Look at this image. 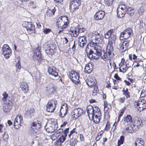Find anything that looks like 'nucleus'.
<instances>
[{
    "label": "nucleus",
    "mask_w": 146,
    "mask_h": 146,
    "mask_svg": "<svg viewBox=\"0 0 146 146\" xmlns=\"http://www.w3.org/2000/svg\"><path fill=\"white\" fill-rule=\"evenodd\" d=\"M29 5L30 7L33 8H35L36 7L35 4L33 1H31L29 2Z\"/></svg>",
    "instance_id": "obj_53"
},
{
    "label": "nucleus",
    "mask_w": 146,
    "mask_h": 146,
    "mask_svg": "<svg viewBox=\"0 0 146 146\" xmlns=\"http://www.w3.org/2000/svg\"><path fill=\"white\" fill-rule=\"evenodd\" d=\"M12 102L8 100L4 103L3 106V110L5 112H9L12 109Z\"/></svg>",
    "instance_id": "obj_20"
},
{
    "label": "nucleus",
    "mask_w": 146,
    "mask_h": 146,
    "mask_svg": "<svg viewBox=\"0 0 146 146\" xmlns=\"http://www.w3.org/2000/svg\"><path fill=\"white\" fill-rule=\"evenodd\" d=\"M3 98H2V100H3L5 101L7 99L8 96V95L7 94L6 92H4L3 94Z\"/></svg>",
    "instance_id": "obj_56"
},
{
    "label": "nucleus",
    "mask_w": 146,
    "mask_h": 146,
    "mask_svg": "<svg viewBox=\"0 0 146 146\" xmlns=\"http://www.w3.org/2000/svg\"><path fill=\"white\" fill-rule=\"evenodd\" d=\"M125 127L123 129L124 131L126 133H133L136 131L133 126H132V124L129 126L126 125L124 126Z\"/></svg>",
    "instance_id": "obj_34"
},
{
    "label": "nucleus",
    "mask_w": 146,
    "mask_h": 146,
    "mask_svg": "<svg viewBox=\"0 0 146 146\" xmlns=\"http://www.w3.org/2000/svg\"><path fill=\"white\" fill-rule=\"evenodd\" d=\"M135 146H145L144 141L141 138H137L135 143Z\"/></svg>",
    "instance_id": "obj_40"
},
{
    "label": "nucleus",
    "mask_w": 146,
    "mask_h": 146,
    "mask_svg": "<svg viewBox=\"0 0 146 146\" xmlns=\"http://www.w3.org/2000/svg\"><path fill=\"white\" fill-rule=\"evenodd\" d=\"M68 112V106L67 104L64 103L61 106L60 110V116L63 117Z\"/></svg>",
    "instance_id": "obj_17"
},
{
    "label": "nucleus",
    "mask_w": 146,
    "mask_h": 146,
    "mask_svg": "<svg viewBox=\"0 0 146 146\" xmlns=\"http://www.w3.org/2000/svg\"><path fill=\"white\" fill-rule=\"evenodd\" d=\"M94 87V90L93 91L92 95L94 96H95L97 95V93H98L99 89L97 85L93 86Z\"/></svg>",
    "instance_id": "obj_45"
},
{
    "label": "nucleus",
    "mask_w": 146,
    "mask_h": 146,
    "mask_svg": "<svg viewBox=\"0 0 146 146\" xmlns=\"http://www.w3.org/2000/svg\"><path fill=\"white\" fill-rule=\"evenodd\" d=\"M123 94L126 99H129L131 97V93L129 91L128 88H123L122 90Z\"/></svg>",
    "instance_id": "obj_39"
},
{
    "label": "nucleus",
    "mask_w": 146,
    "mask_h": 146,
    "mask_svg": "<svg viewBox=\"0 0 146 146\" xmlns=\"http://www.w3.org/2000/svg\"><path fill=\"white\" fill-rule=\"evenodd\" d=\"M126 12L130 16H132L134 13L135 11L134 9H132L131 8L128 7L126 9Z\"/></svg>",
    "instance_id": "obj_44"
},
{
    "label": "nucleus",
    "mask_w": 146,
    "mask_h": 146,
    "mask_svg": "<svg viewBox=\"0 0 146 146\" xmlns=\"http://www.w3.org/2000/svg\"><path fill=\"white\" fill-rule=\"evenodd\" d=\"M80 110L79 109H75L71 113V118L72 120L76 119L81 115L79 112Z\"/></svg>",
    "instance_id": "obj_30"
},
{
    "label": "nucleus",
    "mask_w": 146,
    "mask_h": 146,
    "mask_svg": "<svg viewBox=\"0 0 146 146\" xmlns=\"http://www.w3.org/2000/svg\"><path fill=\"white\" fill-rule=\"evenodd\" d=\"M23 27L25 28L29 34L34 33L35 26L31 22L24 21L22 24Z\"/></svg>",
    "instance_id": "obj_13"
},
{
    "label": "nucleus",
    "mask_w": 146,
    "mask_h": 146,
    "mask_svg": "<svg viewBox=\"0 0 146 146\" xmlns=\"http://www.w3.org/2000/svg\"><path fill=\"white\" fill-rule=\"evenodd\" d=\"M66 137L62 135L58 139V141L62 143H63L66 139Z\"/></svg>",
    "instance_id": "obj_51"
},
{
    "label": "nucleus",
    "mask_w": 146,
    "mask_h": 146,
    "mask_svg": "<svg viewBox=\"0 0 146 146\" xmlns=\"http://www.w3.org/2000/svg\"><path fill=\"white\" fill-rule=\"evenodd\" d=\"M92 71V68H91L89 65H86L84 68V71L88 74L90 73Z\"/></svg>",
    "instance_id": "obj_46"
},
{
    "label": "nucleus",
    "mask_w": 146,
    "mask_h": 146,
    "mask_svg": "<svg viewBox=\"0 0 146 146\" xmlns=\"http://www.w3.org/2000/svg\"><path fill=\"white\" fill-rule=\"evenodd\" d=\"M131 65V64L130 63L129 60H127L125 61L124 58H121L120 62L119 64V72L123 73L125 72Z\"/></svg>",
    "instance_id": "obj_3"
},
{
    "label": "nucleus",
    "mask_w": 146,
    "mask_h": 146,
    "mask_svg": "<svg viewBox=\"0 0 146 146\" xmlns=\"http://www.w3.org/2000/svg\"><path fill=\"white\" fill-rule=\"evenodd\" d=\"M80 140L81 141H84L85 140V137L84 135L82 134H80Z\"/></svg>",
    "instance_id": "obj_57"
},
{
    "label": "nucleus",
    "mask_w": 146,
    "mask_h": 146,
    "mask_svg": "<svg viewBox=\"0 0 146 146\" xmlns=\"http://www.w3.org/2000/svg\"><path fill=\"white\" fill-rule=\"evenodd\" d=\"M94 119H93L94 122L98 123L100 121L101 118V113L100 109L96 106H94Z\"/></svg>",
    "instance_id": "obj_4"
},
{
    "label": "nucleus",
    "mask_w": 146,
    "mask_h": 146,
    "mask_svg": "<svg viewBox=\"0 0 146 146\" xmlns=\"http://www.w3.org/2000/svg\"><path fill=\"white\" fill-rule=\"evenodd\" d=\"M127 7L125 4H121L117 9V15L118 17L122 18L125 16L126 12Z\"/></svg>",
    "instance_id": "obj_9"
},
{
    "label": "nucleus",
    "mask_w": 146,
    "mask_h": 146,
    "mask_svg": "<svg viewBox=\"0 0 146 146\" xmlns=\"http://www.w3.org/2000/svg\"><path fill=\"white\" fill-rule=\"evenodd\" d=\"M81 5V1L80 0H72L69 4V9L72 13L79 9V7Z\"/></svg>",
    "instance_id": "obj_8"
},
{
    "label": "nucleus",
    "mask_w": 146,
    "mask_h": 146,
    "mask_svg": "<svg viewBox=\"0 0 146 146\" xmlns=\"http://www.w3.org/2000/svg\"><path fill=\"white\" fill-rule=\"evenodd\" d=\"M78 42L80 47H84L87 42L86 37L84 36H79L78 38Z\"/></svg>",
    "instance_id": "obj_27"
},
{
    "label": "nucleus",
    "mask_w": 146,
    "mask_h": 146,
    "mask_svg": "<svg viewBox=\"0 0 146 146\" xmlns=\"http://www.w3.org/2000/svg\"><path fill=\"white\" fill-rule=\"evenodd\" d=\"M46 49V53L48 55H52L54 54L56 50V45L54 44H47Z\"/></svg>",
    "instance_id": "obj_15"
},
{
    "label": "nucleus",
    "mask_w": 146,
    "mask_h": 146,
    "mask_svg": "<svg viewBox=\"0 0 146 146\" xmlns=\"http://www.w3.org/2000/svg\"><path fill=\"white\" fill-rule=\"evenodd\" d=\"M115 34L114 30L111 29L109 30L108 32L105 34V37L106 39H108L112 35H114Z\"/></svg>",
    "instance_id": "obj_41"
},
{
    "label": "nucleus",
    "mask_w": 146,
    "mask_h": 146,
    "mask_svg": "<svg viewBox=\"0 0 146 146\" xmlns=\"http://www.w3.org/2000/svg\"><path fill=\"white\" fill-rule=\"evenodd\" d=\"M62 143L58 140L55 142V144L56 146H60L62 145Z\"/></svg>",
    "instance_id": "obj_58"
},
{
    "label": "nucleus",
    "mask_w": 146,
    "mask_h": 146,
    "mask_svg": "<svg viewBox=\"0 0 146 146\" xmlns=\"http://www.w3.org/2000/svg\"><path fill=\"white\" fill-rule=\"evenodd\" d=\"M2 54L7 59L9 58L12 54V50L9 46L7 44H5L2 48Z\"/></svg>",
    "instance_id": "obj_10"
},
{
    "label": "nucleus",
    "mask_w": 146,
    "mask_h": 146,
    "mask_svg": "<svg viewBox=\"0 0 146 146\" xmlns=\"http://www.w3.org/2000/svg\"><path fill=\"white\" fill-rule=\"evenodd\" d=\"M48 72L50 74L56 77L58 76V72L56 68L53 66H50L48 69Z\"/></svg>",
    "instance_id": "obj_26"
},
{
    "label": "nucleus",
    "mask_w": 146,
    "mask_h": 146,
    "mask_svg": "<svg viewBox=\"0 0 146 146\" xmlns=\"http://www.w3.org/2000/svg\"><path fill=\"white\" fill-rule=\"evenodd\" d=\"M113 66L114 70H116V71H118L117 70L119 69V67H117L115 63L113 62Z\"/></svg>",
    "instance_id": "obj_60"
},
{
    "label": "nucleus",
    "mask_w": 146,
    "mask_h": 146,
    "mask_svg": "<svg viewBox=\"0 0 146 146\" xmlns=\"http://www.w3.org/2000/svg\"><path fill=\"white\" fill-rule=\"evenodd\" d=\"M87 110L89 119L92 120L94 119V107L91 105L88 106L87 108Z\"/></svg>",
    "instance_id": "obj_28"
},
{
    "label": "nucleus",
    "mask_w": 146,
    "mask_h": 146,
    "mask_svg": "<svg viewBox=\"0 0 146 146\" xmlns=\"http://www.w3.org/2000/svg\"><path fill=\"white\" fill-rule=\"evenodd\" d=\"M64 40L63 42L64 43H65L66 44L68 42V38L66 37H64L63 38Z\"/></svg>",
    "instance_id": "obj_63"
},
{
    "label": "nucleus",
    "mask_w": 146,
    "mask_h": 146,
    "mask_svg": "<svg viewBox=\"0 0 146 146\" xmlns=\"http://www.w3.org/2000/svg\"><path fill=\"white\" fill-rule=\"evenodd\" d=\"M95 40L96 43L99 44H101L102 43L103 38L102 35L97 33L95 35Z\"/></svg>",
    "instance_id": "obj_38"
},
{
    "label": "nucleus",
    "mask_w": 146,
    "mask_h": 146,
    "mask_svg": "<svg viewBox=\"0 0 146 146\" xmlns=\"http://www.w3.org/2000/svg\"><path fill=\"white\" fill-rule=\"evenodd\" d=\"M40 127V124L38 122V121L33 123L30 129L31 133L34 135L38 134L39 132V129Z\"/></svg>",
    "instance_id": "obj_12"
},
{
    "label": "nucleus",
    "mask_w": 146,
    "mask_h": 146,
    "mask_svg": "<svg viewBox=\"0 0 146 146\" xmlns=\"http://www.w3.org/2000/svg\"><path fill=\"white\" fill-rule=\"evenodd\" d=\"M78 133L76 128H74L70 132V133L68 135V137L69 138L73 139V135L72 136L73 134L74 133H75L76 134H78Z\"/></svg>",
    "instance_id": "obj_43"
},
{
    "label": "nucleus",
    "mask_w": 146,
    "mask_h": 146,
    "mask_svg": "<svg viewBox=\"0 0 146 146\" xmlns=\"http://www.w3.org/2000/svg\"><path fill=\"white\" fill-rule=\"evenodd\" d=\"M110 117V114H106L104 115V120L105 121L106 119L107 121L104 130L106 131H109L110 128L111 123L109 121Z\"/></svg>",
    "instance_id": "obj_22"
},
{
    "label": "nucleus",
    "mask_w": 146,
    "mask_h": 146,
    "mask_svg": "<svg viewBox=\"0 0 146 146\" xmlns=\"http://www.w3.org/2000/svg\"><path fill=\"white\" fill-rule=\"evenodd\" d=\"M130 41L125 40L123 41L122 43H121L119 45V49L122 50V52H124L128 48Z\"/></svg>",
    "instance_id": "obj_23"
},
{
    "label": "nucleus",
    "mask_w": 146,
    "mask_h": 146,
    "mask_svg": "<svg viewBox=\"0 0 146 146\" xmlns=\"http://www.w3.org/2000/svg\"><path fill=\"white\" fill-rule=\"evenodd\" d=\"M104 132V130H101L98 133L97 135L102 137V135L103 134Z\"/></svg>",
    "instance_id": "obj_64"
},
{
    "label": "nucleus",
    "mask_w": 146,
    "mask_h": 146,
    "mask_svg": "<svg viewBox=\"0 0 146 146\" xmlns=\"http://www.w3.org/2000/svg\"><path fill=\"white\" fill-rule=\"evenodd\" d=\"M126 98L125 97H121L119 99L118 101L120 103H123L125 102Z\"/></svg>",
    "instance_id": "obj_52"
},
{
    "label": "nucleus",
    "mask_w": 146,
    "mask_h": 146,
    "mask_svg": "<svg viewBox=\"0 0 146 146\" xmlns=\"http://www.w3.org/2000/svg\"><path fill=\"white\" fill-rule=\"evenodd\" d=\"M69 127L66 128L63 131V134L62 135L66 137L67 136V134L68 133L69 131Z\"/></svg>",
    "instance_id": "obj_50"
},
{
    "label": "nucleus",
    "mask_w": 146,
    "mask_h": 146,
    "mask_svg": "<svg viewBox=\"0 0 146 146\" xmlns=\"http://www.w3.org/2000/svg\"><path fill=\"white\" fill-rule=\"evenodd\" d=\"M133 34L132 29L128 28L121 33L119 36L120 39L121 40L127 39L131 37Z\"/></svg>",
    "instance_id": "obj_11"
},
{
    "label": "nucleus",
    "mask_w": 146,
    "mask_h": 146,
    "mask_svg": "<svg viewBox=\"0 0 146 146\" xmlns=\"http://www.w3.org/2000/svg\"><path fill=\"white\" fill-rule=\"evenodd\" d=\"M126 108V107L124 106L119 110L117 117L118 121H120V118L123 116Z\"/></svg>",
    "instance_id": "obj_42"
},
{
    "label": "nucleus",
    "mask_w": 146,
    "mask_h": 146,
    "mask_svg": "<svg viewBox=\"0 0 146 146\" xmlns=\"http://www.w3.org/2000/svg\"><path fill=\"white\" fill-rule=\"evenodd\" d=\"M40 50V47L38 46L36 49L34 51V53L32 57L34 60H37L38 61V59L40 58L41 54Z\"/></svg>",
    "instance_id": "obj_25"
},
{
    "label": "nucleus",
    "mask_w": 146,
    "mask_h": 146,
    "mask_svg": "<svg viewBox=\"0 0 146 146\" xmlns=\"http://www.w3.org/2000/svg\"><path fill=\"white\" fill-rule=\"evenodd\" d=\"M104 12L102 11H99L95 13L94 17L96 20H101L104 18Z\"/></svg>",
    "instance_id": "obj_33"
},
{
    "label": "nucleus",
    "mask_w": 146,
    "mask_h": 146,
    "mask_svg": "<svg viewBox=\"0 0 146 146\" xmlns=\"http://www.w3.org/2000/svg\"><path fill=\"white\" fill-rule=\"evenodd\" d=\"M35 112V111L33 109H28L25 112V116L27 118H31L34 116Z\"/></svg>",
    "instance_id": "obj_35"
},
{
    "label": "nucleus",
    "mask_w": 146,
    "mask_h": 146,
    "mask_svg": "<svg viewBox=\"0 0 146 146\" xmlns=\"http://www.w3.org/2000/svg\"><path fill=\"white\" fill-rule=\"evenodd\" d=\"M58 136V135L56 133H54L52 135H50V138L52 140H56Z\"/></svg>",
    "instance_id": "obj_49"
},
{
    "label": "nucleus",
    "mask_w": 146,
    "mask_h": 146,
    "mask_svg": "<svg viewBox=\"0 0 146 146\" xmlns=\"http://www.w3.org/2000/svg\"><path fill=\"white\" fill-rule=\"evenodd\" d=\"M86 83L88 86L90 88H92L93 86L96 85L95 79L92 77L87 78Z\"/></svg>",
    "instance_id": "obj_31"
},
{
    "label": "nucleus",
    "mask_w": 146,
    "mask_h": 146,
    "mask_svg": "<svg viewBox=\"0 0 146 146\" xmlns=\"http://www.w3.org/2000/svg\"><path fill=\"white\" fill-rule=\"evenodd\" d=\"M109 38L108 42V45L110 47H113V43H115V41L116 39L115 35H112Z\"/></svg>",
    "instance_id": "obj_37"
},
{
    "label": "nucleus",
    "mask_w": 146,
    "mask_h": 146,
    "mask_svg": "<svg viewBox=\"0 0 146 146\" xmlns=\"http://www.w3.org/2000/svg\"><path fill=\"white\" fill-rule=\"evenodd\" d=\"M16 66L17 69L20 70L21 68V67L20 62L19 60L16 63Z\"/></svg>",
    "instance_id": "obj_55"
},
{
    "label": "nucleus",
    "mask_w": 146,
    "mask_h": 146,
    "mask_svg": "<svg viewBox=\"0 0 146 146\" xmlns=\"http://www.w3.org/2000/svg\"><path fill=\"white\" fill-rule=\"evenodd\" d=\"M104 1L105 4L109 6L112 5L113 0H104Z\"/></svg>",
    "instance_id": "obj_47"
},
{
    "label": "nucleus",
    "mask_w": 146,
    "mask_h": 146,
    "mask_svg": "<svg viewBox=\"0 0 146 146\" xmlns=\"http://www.w3.org/2000/svg\"><path fill=\"white\" fill-rule=\"evenodd\" d=\"M63 131V129L62 128H60L58 129L56 132V133L59 134L58 136L61 135Z\"/></svg>",
    "instance_id": "obj_54"
},
{
    "label": "nucleus",
    "mask_w": 146,
    "mask_h": 146,
    "mask_svg": "<svg viewBox=\"0 0 146 146\" xmlns=\"http://www.w3.org/2000/svg\"><path fill=\"white\" fill-rule=\"evenodd\" d=\"M57 104V101L54 100H51L48 102L46 105V110L48 112H52L55 109Z\"/></svg>",
    "instance_id": "obj_7"
},
{
    "label": "nucleus",
    "mask_w": 146,
    "mask_h": 146,
    "mask_svg": "<svg viewBox=\"0 0 146 146\" xmlns=\"http://www.w3.org/2000/svg\"><path fill=\"white\" fill-rule=\"evenodd\" d=\"M106 87L108 88L111 87V84L109 80L107 82V85L106 86Z\"/></svg>",
    "instance_id": "obj_62"
},
{
    "label": "nucleus",
    "mask_w": 146,
    "mask_h": 146,
    "mask_svg": "<svg viewBox=\"0 0 146 146\" xmlns=\"http://www.w3.org/2000/svg\"><path fill=\"white\" fill-rule=\"evenodd\" d=\"M80 31V28L71 27L70 28L68 32L72 36L76 37L79 34Z\"/></svg>",
    "instance_id": "obj_16"
},
{
    "label": "nucleus",
    "mask_w": 146,
    "mask_h": 146,
    "mask_svg": "<svg viewBox=\"0 0 146 146\" xmlns=\"http://www.w3.org/2000/svg\"><path fill=\"white\" fill-rule=\"evenodd\" d=\"M68 17L66 16H62L57 20L56 24L58 28L63 30L66 28L69 24Z\"/></svg>",
    "instance_id": "obj_2"
},
{
    "label": "nucleus",
    "mask_w": 146,
    "mask_h": 146,
    "mask_svg": "<svg viewBox=\"0 0 146 146\" xmlns=\"http://www.w3.org/2000/svg\"><path fill=\"white\" fill-rule=\"evenodd\" d=\"M20 88L25 93H27L29 91V86L24 82H22L20 85Z\"/></svg>",
    "instance_id": "obj_36"
},
{
    "label": "nucleus",
    "mask_w": 146,
    "mask_h": 146,
    "mask_svg": "<svg viewBox=\"0 0 146 146\" xmlns=\"http://www.w3.org/2000/svg\"><path fill=\"white\" fill-rule=\"evenodd\" d=\"M122 121L124 126L129 125L133 122L132 117L130 115H127L123 117Z\"/></svg>",
    "instance_id": "obj_18"
},
{
    "label": "nucleus",
    "mask_w": 146,
    "mask_h": 146,
    "mask_svg": "<svg viewBox=\"0 0 146 146\" xmlns=\"http://www.w3.org/2000/svg\"><path fill=\"white\" fill-rule=\"evenodd\" d=\"M46 90L47 93L50 94H53L55 92L56 87L52 84H50L47 86L46 87Z\"/></svg>",
    "instance_id": "obj_24"
},
{
    "label": "nucleus",
    "mask_w": 146,
    "mask_h": 146,
    "mask_svg": "<svg viewBox=\"0 0 146 146\" xmlns=\"http://www.w3.org/2000/svg\"><path fill=\"white\" fill-rule=\"evenodd\" d=\"M108 46L107 48L106 52L104 53L101 58L104 60L107 61L110 60L113 57L114 54L113 53V47H110V48H108Z\"/></svg>",
    "instance_id": "obj_6"
},
{
    "label": "nucleus",
    "mask_w": 146,
    "mask_h": 146,
    "mask_svg": "<svg viewBox=\"0 0 146 146\" xmlns=\"http://www.w3.org/2000/svg\"><path fill=\"white\" fill-rule=\"evenodd\" d=\"M114 77L117 80H121V78L117 74H114Z\"/></svg>",
    "instance_id": "obj_59"
},
{
    "label": "nucleus",
    "mask_w": 146,
    "mask_h": 146,
    "mask_svg": "<svg viewBox=\"0 0 146 146\" xmlns=\"http://www.w3.org/2000/svg\"><path fill=\"white\" fill-rule=\"evenodd\" d=\"M69 76L71 80L76 84H78L80 83L79 74L76 71L71 70L69 72Z\"/></svg>",
    "instance_id": "obj_5"
},
{
    "label": "nucleus",
    "mask_w": 146,
    "mask_h": 146,
    "mask_svg": "<svg viewBox=\"0 0 146 146\" xmlns=\"http://www.w3.org/2000/svg\"><path fill=\"white\" fill-rule=\"evenodd\" d=\"M119 121H118V119L117 120L116 122H115L114 124H113L112 127L111 129V131H112L113 132H114V131L116 129V126L118 123Z\"/></svg>",
    "instance_id": "obj_48"
},
{
    "label": "nucleus",
    "mask_w": 146,
    "mask_h": 146,
    "mask_svg": "<svg viewBox=\"0 0 146 146\" xmlns=\"http://www.w3.org/2000/svg\"><path fill=\"white\" fill-rule=\"evenodd\" d=\"M56 10V8L53 6L48 7L47 10L46 11V15L48 17H52L54 15Z\"/></svg>",
    "instance_id": "obj_29"
},
{
    "label": "nucleus",
    "mask_w": 146,
    "mask_h": 146,
    "mask_svg": "<svg viewBox=\"0 0 146 146\" xmlns=\"http://www.w3.org/2000/svg\"><path fill=\"white\" fill-rule=\"evenodd\" d=\"M136 103V107L139 112L142 111L146 109V101L144 100L138 101Z\"/></svg>",
    "instance_id": "obj_14"
},
{
    "label": "nucleus",
    "mask_w": 146,
    "mask_h": 146,
    "mask_svg": "<svg viewBox=\"0 0 146 146\" xmlns=\"http://www.w3.org/2000/svg\"><path fill=\"white\" fill-rule=\"evenodd\" d=\"M95 52L93 51L88 46L85 50L87 56L90 59L97 60L99 59L102 54V48L100 46L96 44L93 46Z\"/></svg>",
    "instance_id": "obj_1"
},
{
    "label": "nucleus",
    "mask_w": 146,
    "mask_h": 146,
    "mask_svg": "<svg viewBox=\"0 0 146 146\" xmlns=\"http://www.w3.org/2000/svg\"><path fill=\"white\" fill-rule=\"evenodd\" d=\"M124 82H125V84L127 86H129L131 85V83L126 80H125Z\"/></svg>",
    "instance_id": "obj_61"
},
{
    "label": "nucleus",
    "mask_w": 146,
    "mask_h": 146,
    "mask_svg": "<svg viewBox=\"0 0 146 146\" xmlns=\"http://www.w3.org/2000/svg\"><path fill=\"white\" fill-rule=\"evenodd\" d=\"M54 123H52L51 125L48 127L46 128V131L49 133H52L54 132L55 130L56 129L58 128V125L57 123H56L53 124Z\"/></svg>",
    "instance_id": "obj_32"
},
{
    "label": "nucleus",
    "mask_w": 146,
    "mask_h": 146,
    "mask_svg": "<svg viewBox=\"0 0 146 146\" xmlns=\"http://www.w3.org/2000/svg\"><path fill=\"white\" fill-rule=\"evenodd\" d=\"M132 123V126H133L136 131L141 127L143 125L142 121L139 118L135 119Z\"/></svg>",
    "instance_id": "obj_19"
},
{
    "label": "nucleus",
    "mask_w": 146,
    "mask_h": 146,
    "mask_svg": "<svg viewBox=\"0 0 146 146\" xmlns=\"http://www.w3.org/2000/svg\"><path fill=\"white\" fill-rule=\"evenodd\" d=\"M23 123L22 117L18 115L16 118L14 123V127L16 129H18L21 126V124Z\"/></svg>",
    "instance_id": "obj_21"
}]
</instances>
